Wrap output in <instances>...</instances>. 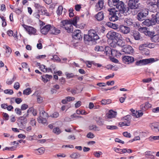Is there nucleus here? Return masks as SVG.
Instances as JSON below:
<instances>
[{
	"label": "nucleus",
	"mask_w": 159,
	"mask_h": 159,
	"mask_svg": "<svg viewBox=\"0 0 159 159\" xmlns=\"http://www.w3.org/2000/svg\"><path fill=\"white\" fill-rule=\"evenodd\" d=\"M150 126L152 130L154 132H159V123H152L150 124Z\"/></svg>",
	"instance_id": "aec40b11"
},
{
	"label": "nucleus",
	"mask_w": 159,
	"mask_h": 159,
	"mask_svg": "<svg viewBox=\"0 0 159 159\" xmlns=\"http://www.w3.org/2000/svg\"><path fill=\"white\" fill-rule=\"evenodd\" d=\"M22 26L25 30L28 32L29 34L34 35L36 34V30L34 28L25 24H22Z\"/></svg>",
	"instance_id": "9b49d317"
},
{
	"label": "nucleus",
	"mask_w": 159,
	"mask_h": 159,
	"mask_svg": "<svg viewBox=\"0 0 159 159\" xmlns=\"http://www.w3.org/2000/svg\"><path fill=\"white\" fill-rule=\"evenodd\" d=\"M120 0H108V4L110 7H115L118 1Z\"/></svg>",
	"instance_id": "7c9ffc66"
},
{
	"label": "nucleus",
	"mask_w": 159,
	"mask_h": 159,
	"mask_svg": "<svg viewBox=\"0 0 159 159\" xmlns=\"http://www.w3.org/2000/svg\"><path fill=\"white\" fill-rule=\"evenodd\" d=\"M87 137L89 138H93L94 137V135L93 133L89 132L87 134Z\"/></svg>",
	"instance_id": "338daca9"
},
{
	"label": "nucleus",
	"mask_w": 159,
	"mask_h": 159,
	"mask_svg": "<svg viewBox=\"0 0 159 159\" xmlns=\"http://www.w3.org/2000/svg\"><path fill=\"white\" fill-rule=\"evenodd\" d=\"M81 8V7L80 5L77 4L75 6V9L76 11H79Z\"/></svg>",
	"instance_id": "774afa93"
},
{
	"label": "nucleus",
	"mask_w": 159,
	"mask_h": 159,
	"mask_svg": "<svg viewBox=\"0 0 159 159\" xmlns=\"http://www.w3.org/2000/svg\"><path fill=\"white\" fill-rule=\"evenodd\" d=\"M95 50L96 51L104 52V47L102 46H96L95 48Z\"/></svg>",
	"instance_id": "e433bc0d"
},
{
	"label": "nucleus",
	"mask_w": 159,
	"mask_h": 159,
	"mask_svg": "<svg viewBox=\"0 0 159 159\" xmlns=\"http://www.w3.org/2000/svg\"><path fill=\"white\" fill-rule=\"evenodd\" d=\"M149 139L151 141H153V140H159V136H152L149 138Z\"/></svg>",
	"instance_id": "de8ad7c7"
},
{
	"label": "nucleus",
	"mask_w": 159,
	"mask_h": 159,
	"mask_svg": "<svg viewBox=\"0 0 159 159\" xmlns=\"http://www.w3.org/2000/svg\"><path fill=\"white\" fill-rule=\"evenodd\" d=\"M52 60H54V61H60V59L59 57L56 55H54L53 56L52 58H51Z\"/></svg>",
	"instance_id": "13d9d810"
},
{
	"label": "nucleus",
	"mask_w": 159,
	"mask_h": 159,
	"mask_svg": "<svg viewBox=\"0 0 159 159\" xmlns=\"http://www.w3.org/2000/svg\"><path fill=\"white\" fill-rule=\"evenodd\" d=\"M21 109L19 108H16L15 109V111L16 113L18 115H20L21 114Z\"/></svg>",
	"instance_id": "864d4df0"
},
{
	"label": "nucleus",
	"mask_w": 159,
	"mask_h": 159,
	"mask_svg": "<svg viewBox=\"0 0 159 159\" xmlns=\"http://www.w3.org/2000/svg\"><path fill=\"white\" fill-rule=\"evenodd\" d=\"M118 45L121 47H124L123 49V52L125 53L130 54L133 52V49L132 47L129 45H125V43L122 41L121 43H118Z\"/></svg>",
	"instance_id": "9d476101"
},
{
	"label": "nucleus",
	"mask_w": 159,
	"mask_h": 159,
	"mask_svg": "<svg viewBox=\"0 0 159 159\" xmlns=\"http://www.w3.org/2000/svg\"><path fill=\"white\" fill-rule=\"evenodd\" d=\"M109 12V18L110 21H115L118 19L120 16V12L115 9V7H113L108 10Z\"/></svg>",
	"instance_id": "7ed1b4c3"
},
{
	"label": "nucleus",
	"mask_w": 159,
	"mask_h": 159,
	"mask_svg": "<svg viewBox=\"0 0 159 159\" xmlns=\"http://www.w3.org/2000/svg\"><path fill=\"white\" fill-rule=\"evenodd\" d=\"M29 117L28 114H25L23 116L19 118V120L22 125L26 124L27 122V118Z\"/></svg>",
	"instance_id": "412c9836"
},
{
	"label": "nucleus",
	"mask_w": 159,
	"mask_h": 159,
	"mask_svg": "<svg viewBox=\"0 0 159 159\" xmlns=\"http://www.w3.org/2000/svg\"><path fill=\"white\" fill-rule=\"evenodd\" d=\"M30 124L32 126H35L36 125V121L33 118H30Z\"/></svg>",
	"instance_id": "c03bdc74"
},
{
	"label": "nucleus",
	"mask_w": 159,
	"mask_h": 159,
	"mask_svg": "<svg viewBox=\"0 0 159 159\" xmlns=\"http://www.w3.org/2000/svg\"><path fill=\"white\" fill-rule=\"evenodd\" d=\"M65 75L66 76V77L68 79L72 78L74 76V75L73 73H69L67 72L65 73Z\"/></svg>",
	"instance_id": "3c124183"
},
{
	"label": "nucleus",
	"mask_w": 159,
	"mask_h": 159,
	"mask_svg": "<svg viewBox=\"0 0 159 159\" xmlns=\"http://www.w3.org/2000/svg\"><path fill=\"white\" fill-rule=\"evenodd\" d=\"M104 17V14L102 11L98 12L96 15L95 18L98 21H101L103 20Z\"/></svg>",
	"instance_id": "b1692460"
},
{
	"label": "nucleus",
	"mask_w": 159,
	"mask_h": 159,
	"mask_svg": "<svg viewBox=\"0 0 159 159\" xmlns=\"http://www.w3.org/2000/svg\"><path fill=\"white\" fill-rule=\"evenodd\" d=\"M4 92L6 94H12L13 93V91L11 89H6L4 91Z\"/></svg>",
	"instance_id": "5fc2aeb1"
},
{
	"label": "nucleus",
	"mask_w": 159,
	"mask_h": 159,
	"mask_svg": "<svg viewBox=\"0 0 159 159\" xmlns=\"http://www.w3.org/2000/svg\"><path fill=\"white\" fill-rule=\"evenodd\" d=\"M113 51L111 48L108 46H105L104 52L106 55H112Z\"/></svg>",
	"instance_id": "a878e982"
},
{
	"label": "nucleus",
	"mask_w": 159,
	"mask_h": 159,
	"mask_svg": "<svg viewBox=\"0 0 159 159\" xmlns=\"http://www.w3.org/2000/svg\"><path fill=\"white\" fill-rule=\"evenodd\" d=\"M119 10V11L121 13L125 14L128 12L129 8L126 7L124 3L122 1H118L115 7Z\"/></svg>",
	"instance_id": "0eeeda50"
},
{
	"label": "nucleus",
	"mask_w": 159,
	"mask_h": 159,
	"mask_svg": "<svg viewBox=\"0 0 159 159\" xmlns=\"http://www.w3.org/2000/svg\"><path fill=\"white\" fill-rule=\"evenodd\" d=\"M106 128L108 129L113 130L117 129V127L114 125H107Z\"/></svg>",
	"instance_id": "49530a36"
},
{
	"label": "nucleus",
	"mask_w": 159,
	"mask_h": 159,
	"mask_svg": "<svg viewBox=\"0 0 159 159\" xmlns=\"http://www.w3.org/2000/svg\"><path fill=\"white\" fill-rule=\"evenodd\" d=\"M63 10V7L61 6H60L58 8V9L57 11V13L58 15H61L62 12Z\"/></svg>",
	"instance_id": "79ce46f5"
},
{
	"label": "nucleus",
	"mask_w": 159,
	"mask_h": 159,
	"mask_svg": "<svg viewBox=\"0 0 159 159\" xmlns=\"http://www.w3.org/2000/svg\"><path fill=\"white\" fill-rule=\"evenodd\" d=\"M32 92L31 89L30 88H27L23 91V94L24 95H28Z\"/></svg>",
	"instance_id": "c9c22d12"
},
{
	"label": "nucleus",
	"mask_w": 159,
	"mask_h": 159,
	"mask_svg": "<svg viewBox=\"0 0 159 159\" xmlns=\"http://www.w3.org/2000/svg\"><path fill=\"white\" fill-rule=\"evenodd\" d=\"M139 0H129L128 5L131 9H138L140 6V4L139 2Z\"/></svg>",
	"instance_id": "1a4fd4ad"
},
{
	"label": "nucleus",
	"mask_w": 159,
	"mask_h": 159,
	"mask_svg": "<svg viewBox=\"0 0 159 159\" xmlns=\"http://www.w3.org/2000/svg\"><path fill=\"white\" fill-rule=\"evenodd\" d=\"M111 102V100L110 99H103L101 101V103L102 105H106L110 103Z\"/></svg>",
	"instance_id": "58836bf2"
},
{
	"label": "nucleus",
	"mask_w": 159,
	"mask_h": 159,
	"mask_svg": "<svg viewBox=\"0 0 159 159\" xmlns=\"http://www.w3.org/2000/svg\"><path fill=\"white\" fill-rule=\"evenodd\" d=\"M20 84L18 82H16L14 86V88L16 90H18L20 88Z\"/></svg>",
	"instance_id": "052dcab7"
},
{
	"label": "nucleus",
	"mask_w": 159,
	"mask_h": 159,
	"mask_svg": "<svg viewBox=\"0 0 159 159\" xmlns=\"http://www.w3.org/2000/svg\"><path fill=\"white\" fill-rule=\"evenodd\" d=\"M152 105L148 102H146L144 104H143L140 106L141 109L143 111L151 107Z\"/></svg>",
	"instance_id": "bb28decb"
},
{
	"label": "nucleus",
	"mask_w": 159,
	"mask_h": 159,
	"mask_svg": "<svg viewBox=\"0 0 159 159\" xmlns=\"http://www.w3.org/2000/svg\"><path fill=\"white\" fill-rule=\"evenodd\" d=\"M81 104V102L80 101H78L75 105V107L76 108L79 107Z\"/></svg>",
	"instance_id": "e2e57ef3"
},
{
	"label": "nucleus",
	"mask_w": 159,
	"mask_h": 159,
	"mask_svg": "<svg viewBox=\"0 0 159 159\" xmlns=\"http://www.w3.org/2000/svg\"><path fill=\"white\" fill-rule=\"evenodd\" d=\"M59 115V114L58 112H55L53 113L52 115L51 116L53 117L57 118L58 116Z\"/></svg>",
	"instance_id": "0e129e2a"
},
{
	"label": "nucleus",
	"mask_w": 159,
	"mask_h": 159,
	"mask_svg": "<svg viewBox=\"0 0 159 159\" xmlns=\"http://www.w3.org/2000/svg\"><path fill=\"white\" fill-rule=\"evenodd\" d=\"M133 110L134 111L136 112L135 116L136 118L139 117L143 115V113L141 110L139 111H135L134 110Z\"/></svg>",
	"instance_id": "4c0bfd02"
},
{
	"label": "nucleus",
	"mask_w": 159,
	"mask_h": 159,
	"mask_svg": "<svg viewBox=\"0 0 159 159\" xmlns=\"http://www.w3.org/2000/svg\"><path fill=\"white\" fill-rule=\"evenodd\" d=\"M124 22L125 23L128 25H131L133 24L132 22V20L131 18H126L125 19Z\"/></svg>",
	"instance_id": "72a5a7b5"
},
{
	"label": "nucleus",
	"mask_w": 159,
	"mask_h": 159,
	"mask_svg": "<svg viewBox=\"0 0 159 159\" xmlns=\"http://www.w3.org/2000/svg\"><path fill=\"white\" fill-rule=\"evenodd\" d=\"M102 154V153L101 152H94V155L95 156L97 157H100V155Z\"/></svg>",
	"instance_id": "603ef678"
},
{
	"label": "nucleus",
	"mask_w": 159,
	"mask_h": 159,
	"mask_svg": "<svg viewBox=\"0 0 159 159\" xmlns=\"http://www.w3.org/2000/svg\"><path fill=\"white\" fill-rule=\"evenodd\" d=\"M80 154L78 152H74L70 155V157L72 158L75 159L80 157Z\"/></svg>",
	"instance_id": "f704fd0d"
},
{
	"label": "nucleus",
	"mask_w": 159,
	"mask_h": 159,
	"mask_svg": "<svg viewBox=\"0 0 159 159\" xmlns=\"http://www.w3.org/2000/svg\"><path fill=\"white\" fill-rule=\"evenodd\" d=\"M107 37L110 39L115 40L117 41L118 44L120 43L122 41V38L121 35L117 32H114L113 30L109 31L107 34Z\"/></svg>",
	"instance_id": "f03ea898"
},
{
	"label": "nucleus",
	"mask_w": 159,
	"mask_h": 159,
	"mask_svg": "<svg viewBox=\"0 0 159 159\" xmlns=\"http://www.w3.org/2000/svg\"><path fill=\"white\" fill-rule=\"evenodd\" d=\"M51 26L50 25H46L41 29V32L43 34H46L48 31L51 30Z\"/></svg>",
	"instance_id": "4be33fe9"
},
{
	"label": "nucleus",
	"mask_w": 159,
	"mask_h": 159,
	"mask_svg": "<svg viewBox=\"0 0 159 159\" xmlns=\"http://www.w3.org/2000/svg\"><path fill=\"white\" fill-rule=\"evenodd\" d=\"M99 39L97 32L94 30H90L89 31L87 35H84V40L85 42L95 41Z\"/></svg>",
	"instance_id": "f257e3e1"
},
{
	"label": "nucleus",
	"mask_w": 159,
	"mask_h": 159,
	"mask_svg": "<svg viewBox=\"0 0 159 159\" xmlns=\"http://www.w3.org/2000/svg\"><path fill=\"white\" fill-rule=\"evenodd\" d=\"M116 115V112L112 110H110L108 113L106 114V116L107 118H111L115 117Z\"/></svg>",
	"instance_id": "5701e85b"
},
{
	"label": "nucleus",
	"mask_w": 159,
	"mask_h": 159,
	"mask_svg": "<svg viewBox=\"0 0 159 159\" xmlns=\"http://www.w3.org/2000/svg\"><path fill=\"white\" fill-rule=\"evenodd\" d=\"M138 30L140 32L144 33L146 35L148 36H151V34H152V32L148 30L147 28L146 27H139Z\"/></svg>",
	"instance_id": "a211bd4d"
},
{
	"label": "nucleus",
	"mask_w": 159,
	"mask_h": 159,
	"mask_svg": "<svg viewBox=\"0 0 159 159\" xmlns=\"http://www.w3.org/2000/svg\"><path fill=\"white\" fill-rule=\"evenodd\" d=\"M95 120L97 124L99 126H102L103 124V121L100 117L97 116L95 118Z\"/></svg>",
	"instance_id": "2f4dec72"
},
{
	"label": "nucleus",
	"mask_w": 159,
	"mask_h": 159,
	"mask_svg": "<svg viewBox=\"0 0 159 159\" xmlns=\"http://www.w3.org/2000/svg\"><path fill=\"white\" fill-rule=\"evenodd\" d=\"M132 116L130 115H127L125 116L123 118V120L124 122H125L126 124L128 125V126H129L130 123V120L131 119Z\"/></svg>",
	"instance_id": "cd10ccee"
},
{
	"label": "nucleus",
	"mask_w": 159,
	"mask_h": 159,
	"mask_svg": "<svg viewBox=\"0 0 159 159\" xmlns=\"http://www.w3.org/2000/svg\"><path fill=\"white\" fill-rule=\"evenodd\" d=\"M119 125L120 127L124 126H128V125L126 124L125 122H124V121L123 122H119Z\"/></svg>",
	"instance_id": "69168bd1"
},
{
	"label": "nucleus",
	"mask_w": 159,
	"mask_h": 159,
	"mask_svg": "<svg viewBox=\"0 0 159 159\" xmlns=\"http://www.w3.org/2000/svg\"><path fill=\"white\" fill-rule=\"evenodd\" d=\"M154 19V18L152 16L151 20L146 19L143 22V23L144 25L148 26H149L154 25L156 23H157V22L155 19Z\"/></svg>",
	"instance_id": "2eb2a0df"
},
{
	"label": "nucleus",
	"mask_w": 159,
	"mask_h": 159,
	"mask_svg": "<svg viewBox=\"0 0 159 159\" xmlns=\"http://www.w3.org/2000/svg\"><path fill=\"white\" fill-rule=\"evenodd\" d=\"M123 61L125 64H129L133 63L134 61V58L132 57L124 56H122Z\"/></svg>",
	"instance_id": "dca6fc26"
},
{
	"label": "nucleus",
	"mask_w": 159,
	"mask_h": 159,
	"mask_svg": "<svg viewBox=\"0 0 159 159\" xmlns=\"http://www.w3.org/2000/svg\"><path fill=\"white\" fill-rule=\"evenodd\" d=\"M4 48H5L6 53H11L12 51L11 48L8 46L4 45Z\"/></svg>",
	"instance_id": "8fccbe9b"
},
{
	"label": "nucleus",
	"mask_w": 159,
	"mask_h": 159,
	"mask_svg": "<svg viewBox=\"0 0 159 159\" xmlns=\"http://www.w3.org/2000/svg\"><path fill=\"white\" fill-rule=\"evenodd\" d=\"M119 31L123 34H127L130 32V28L129 27L122 25L119 26Z\"/></svg>",
	"instance_id": "f3484780"
},
{
	"label": "nucleus",
	"mask_w": 159,
	"mask_h": 159,
	"mask_svg": "<svg viewBox=\"0 0 159 159\" xmlns=\"http://www.w3.org/2000/svg\"><path fill=\"white\" fill-rule=\"evenodd\" d=\"M104 0H99L95 6V10L96 12L101 10L104 6Z\"/></svg>",
	"instance_id": "4468645a"
},
{
	"label": "nucleus",
	"mask_w": 159,
	"mask_h": 159,
	"mask_svg": "<svg viewBox=\"0 0 159 159\" xmlns=\"http://www.w3.org/2000/svg\"><path fill=\"white\" fill-rule=\"evenodd\" d=\"M39 68L40 70L43 72H45L47 71L46 70V68L45 66L44 65H42L40 66Z\"/></svg>",
	"instance_id": "6e6d98bb"
},
{
	"label": "nucleus",
	"mask_w": 159,
	"mask_h": 159,
	"mask_svg": "<svg viewBox=\"0 0 159 159\" xmlns=\"http://www.w3.org/2000/svg\"><path fill=\"white\" fill-rule=\"evenodd\" d=\"M153 32H152L151 36L149 37L150 38L151 40L154 43L159 42V34H156Z\"/></svg>",
	"instance_id": "6ab92c4d"
},
{
	"label": "nucleus",
	"mask_w": 159,
	"mask_h": 159,
	"mask_svg": "<svg viewBox=\"0 0 159 159\" xmlns=\"http://www.w3.org/2000/svg\"><path fill=\"white\" fill-rule=\"evenodd\" d=\"M28 107V106L26 104H22L21 107V109L23 111L27 109Z\"/></svg>",
	"instance_id": "bf43d9fd"
},
{
	"label": "nucleus",
	"mask_w": 159,
	"mask_h": 159,
	"mask_svg": "<svg viewBox=\"0 0 159 159\" xmlns=\"http://www.w3.org/2000/svg\"><path fill=\"white\" fill-rule=\"evenodd\" d=\"M89 129L95 131H99L100 130V128L95 125H91L89 126Z\"/></svg>",
	"instance_id": "473e14b6"
},
{
	"label": "nucleus",
	"mask_w": 159,
	"mask_h": 159,
	"mask_svg": "<svg viewBox=\"0 0 159 159\" xmlns=\"http://www.w3.org/2000/svg\"><path fill=\"white\" fill-rule=\"evenodd\" d=\"M133 36L135 40H139L141 38L140 33L138 31L133 32Z\"/></svg>",
	"instance_id": "c756f323"
},
{
	"label": "nucleus",
	"mask_w": 159,
	"mask_h": 159,
	"mask_svg": "<svg viewBox=\"0 0 159 159\" xmlns=\"http://www.w3.org/2000/svg\"><path fill=\"white\" fill-rule=\"evenodd\" d=\"M2 115L5 118V120H8L9 119V116L8 114L6 113H2Z\"/></svg>",
	"instance_id": "680f3d73"
},
{
	"label": "nucleus",
	"mask_w": 159,
	"mask_h": 159,
	"mask_svg": "<svg viewBox=\"0 0 159 159\" xmlns=\"http://www.w3.org/2000/svg\"><path fill=\"white\" fill-rule=\"evenodd\" d=\"M157 58H150L144 59L136 61L135 64L137 66L144 65L149 63H151L158 61Z\"/></svg>",
	"instance_id": "20e7f679"
},
{
	"label": "nucleus",
	"mask_w": 159,
	"mask_h": 159,
	"mask_svg": "<svg viewBox=\"0 0 159 159\" xmlns=\"http://www.w3.org/2000/svg\"><path fill=\"white\" fill-rule=\"evenodd\" d=\"M123 135L125 137L127 138H130L131 134L130 133H128L127 132H125L123 133Z\"/></svg>",
	"instance_id": "4d7b16f0"
},
{
	"label": "nucleus",
	"mask_w": 159,
	"mask_h": 159,
	"mask_svg": "<svg viewBox=\"0 0 159 159\" xmlns=\"http://www.w3.org/2000/svg\"><path fill=\"white\" fill-rule=\"evenodd\" d=\"M152 16L154 18L157 23H159V12L157 13L155 15H152Z\"/></svg>",
	"instance_id": "ea45409f"
},
{
	"label": "nucleus",
	"mask_w": 159,
	"mask_h": 159,
	"mask_svg": "<svg viewBox=\"0 0 159 159\" xmlns=\"http://www.w3.org/2000/svg\"><path fill=\"white\" fill-rule=\"evenodd\" d=\"M81 34L80 30H77L73 32L72 37L75 39L80 40L82 39V35Z\"/></svg>",
	"instance_id": "ddd939ff"
},
{
	"label": "nucleus",
	"mask_w": 159,
	"mask_h": 159,
	"mask_svg": "<svg viewBox=\"0 0 159 159\" xmlns=\"http://www.w3.org/2000/svg\"><path fill=\"white\" fill-rule=\"evenodd\" d=\"M61 26L65 28L68 32H71L73 31V26L70 20H62L61 21Z\"/></svg>",
	"instance_id": "423d86ee"
},
{
	"label": "nucleus",
	"mask_w": 159,
	"mask_h": 159,
	"mask_svg": "<svg viewBox=\"0 0 159 159\" xmlns=\"http://www.w3.org/2000/svg\"><path fill=\"white\" fill-rule=\"evenodd\" d=\"M79 19V18L78 17H74L72 20H71V23L72 25H75L77 23V20L78 19Z\"/></svg>",
	"instance_id": "a18cd8bd"
},
{
	"label": "nucleus",
	"mask_w": 159,
	"mask_h": 159,
	"mask_svg": "<svg viewBox=\"0 0 159 159\" xmlns=\"http://www.w3.org/2000/svg\"><path fill=\"white\" fill-rule=\"evenodd\" d=\"M148 47L150 48H153L154 47V45L153 43H150L148 42H146L143 44L141 45L139 47V49L141 51H146L148 50L145 47Z\"/></svg>",
	"instance_id": "f8f14e48"
},
{
	"label": "nucleus",
	"mask_w": 159,
	"mask_h": 159,
	"mask_svg": "<svg viewBox=\"0 0 159 159\" xmlns=\"http://www.w3.org/2000/svg\"><path fill=\"white\" fill-rule=\"evenodd\" d=\"M48 117V114L43 110L40 112L39 116L37 120L39 123L45 124L47 123Z\"/></svg>",
	"instance_id": "39448f33"
},
{
	"label": "nucleus",
	"mask_w": 159,
	"mask_h": 159,
	"mask_svg": "<svg viewBox=\"0 0 159 159\" xmlns=\"http://www.w3.org/2000/svg\"><path fill=\"white\" fill-rule=\"evenodd\" d=\"M76 113L78 115H86V114L85 113L86 112L83 110H77L76 111Z\"/></svg>",
	"instance_id": "09e8293b"
},
{
	"label": "nucleus",
	"mask_w": 159,
	"mask_h": 159,
	"mask_svg": "<svg viewBox=\"0 0 159 159\" xmlns=\"http://www.w3.org/2000/svg\"><path fill=\"white\" fill-rule=\"evenodd\" d=\"M35 153L38 155L43 154L45 151V149L43 148H40L34 150Z\"/></svg>",
	"instance_id": "c85d7f7f"
},
{
	"label": "nucleus",
	"mask_w": 159,
	"mask_h": 159,
	"mask_svg": "<svg viewBox=\"0 0 159 159\" xmlns=\"http://www.w3.org/2000/svg\"><path fill=\"white\" fill-rule=\"evenodd\" d=\"M50 32L51 34L57 35L60 33L61 31L54 27L51 26Z\"/></svg>",
	"instance_id": "393cba45"
},
{
	"label": "nucleus",
	"mask_w": 159,
	"mask_h": 159,
	"mask_svg": "<svg viewBox=\"0 0 159 159\" xmlns=\"http://www.w3.org/2000/svg\"><path fill=\"white\" fill-rule=\"evenodd\" d=\"M53 132L57 134H59L61 133L60 129L58 127H56L53 129Z\"/></svg>",
	"instance_id": "37998d69"
},
{
	"label": "nucleus",
	"mask_w": 159,
	"mask_h": 159,
	"mask_svg": "<svg viewBox=\"0 0 159 159\" xmlns=\"http://www.w3.org/2000/svg\"><path fill=\"white\" fill-rule=\"evenodd\" d=\"M16 79V77L14 76L13 78L11 80H7L6 81V83L8 85H11L12 83Z\"/></svg>",
	"instance_id": "a19ab883"
},
{
	"label": "nucleus",
	"mask_w": 159,
	"mask_h": 159,
	"mask_svg": "<svg viewBox=\"0 0 159 159\" xmlns=\"http://www.w3.org/2000/svg\"><path fill=\"white\" fill-rule=\"evenodd\" d=\"M148 13V10L147 9H144L142 11L139 13L137 15V19L140 21H143L145 19Z\"/></svg>",
	"instance_id": "6e6552de"
}]
</instances>
